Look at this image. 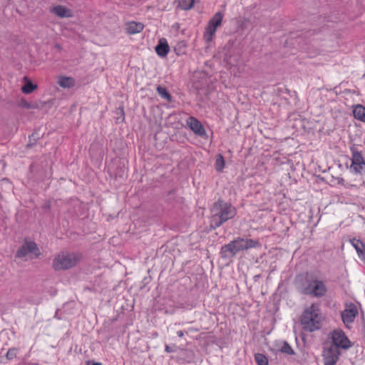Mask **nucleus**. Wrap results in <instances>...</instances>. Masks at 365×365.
I'll return each mask as SVG.
<instances>
[{
    "mask_svg": "<svg viewBox=\"0 0 365 365\" xmlns=\"http://www.w3.org/2000/svg\"><path fill=\"white\" fill-rule=\"evenodd\" d=\"M177 334L179 337H182L184 336V331H178L177 332Z\"/></svg>",
    "mask_w": 365,
    "mask_h": 365,
    "instance_id": "obj_27",
    "label": "nucleus"
},
{
    "mask_svg": "<svg viewBox=\"0 0 365 365\" xmlns=\"http://www.w3.org/2000/svg\"><path fill=\"white\" fill-rule=\"evenodd\" d=\"M341 351L327 341L323 345L322 357L324 365H336L339 359Z\"/></svg>",
    "mask_w": 365,
    "mask_h": 365,
    "instance_id": "obj_6",
    "label": "nucleus"
},
{
    "mask_svg": "<svg viewBox=\"0 0 365 365\" xmlns=\"http://www.w3.org/2000/svg\"><path fill=\"white\" fill-rule=\"evenodd\" d=\"M322 320L323 317L319 306L312 304L304 311L301 324L304 331L312 332L321 328Z\"/></svg>",
    "mask_w": 365,
    "mask_h": 365,
    "instance_id": "obj_3",
    "label": "nucleus"
},
{
    "mask_svg": "<svg viewBox=\"0 0 365 365\" xmlns=\"http://www.w3.org/2000/svg\"><path fill=\"white\" fill-rule=\"evenodd\" d=\"M78 252H61L53 260V268L56 271L66 270L75 267L81 259Z\"/></svg>",
    "mask_w": 365,
    "mask_h": 365,
    "instance_id": "obj_4",
    "label": "nucleus"
},
{
    "mask_svg": "<svg viewBox=\"0 0 365 365\" xmlns=\"http://www.w3.org/2000/svg\"><path fill=\"white\" fill-rule=\"evenodd\" d=\"M165 350L166 352L168 353H171V352H174L175 351V349L171 348L170 346L168 345H165Z\"/></svg>",
    "mask_w": 365,
    "mask_h": 365,
    "instance_id": "obj_26",
    "label": "nucleus"
},
{
    "mask_svg": "<svg viewBox=\"0 0 365 365\" xmlns=\"http://www.w3.org/2000/svg\"><path fill=\"white\" fill-rule=\"evenodd\" d=\"M195 0H178V6L182 10H189L194 5Z\"/></svg>",
    "mask_w": 365,
    "mask_h": 365,
    "instance_id": "obj_20",
    "label": "nucleus"
},
{
    "mask_svg": "<svg viewBox=\"0 0 365 365\" xmlns=\"http://www.w3.org/2000/svg\"><path fill=\"white\" fill-rule=\"evenodd\" d=\"M280 351L284 354H287L289 355H293L294 354V351L291 347V346L287 342L284 341L283 343V345L280 348Z\"/></svg>",
    "mask_w": 365,
    "mask_h": 365,
    "instance_id": "obj_22",
    "label": "nucleus"
},
{
    "mask_svg": "<svg viewBox=\"0 0 365 365\" xmlns=\"http://www.w3.org/2000/svg\"><path fill=\"white\" fill-rule=\"evenodd\" d=\"M93 365H101V364H100V363H94V364H93Z\"/></svg>",
    "mask_w": 365,
    "mask_h": 365,
    "instance_id": "obj_29",
    "label": "nucleus"
},
{
    "mask_svg": "<svg viewBox=\"0 0 365 365\" xmlns=\"http://www.w3.org/2000/svg\"><path fill=\"white\" fill-rule=\"evenodd\" d=\"M358 314V310L354 304L346 305V309L341 312V319L346 327H348L349 324L352 323L354 321L356 316Z\"/></svg>",
    "mask_w": 365,
    "mask_h": 365,
    "instance_id": "obj_10",
    "label": "nucleus"
},
{
    "mask_svg": "<svg viewBox=\"0 0 365 365\" xmlns=\"http://www.w3.org/2000/svg\"><path fill=\"white\" fill-rule=\"evenodd\" d=\"M211 227L216 229L223 223L235 217L237 210L230 203L218 200L211 209Z\"/></svg>",
    "mask_w": 365,
    "mask_h": 365,
    "instance_id": "obj_1",
    "label": "nucleus"
},
{
    "mask_svg": "<svg viewBox=\"0 0 365 365\" xmlns=\"http://www.w3.org/2000/svg\"><path fill=\"white\" fill-rule=\"evenodd\" d=\"M157 92L161 98H163L168 101H171V100H172L171 95L168 92L167 89L165 87L158 86L157 87Z\"/></svg>",
    "mask_w": 365,
    "mask_h": 365,
    "instance_id": "obj_19",
    "label": "nucleus"
},
{
    "mask_svg": "<svg viewBox=\"0 0 365 365\" xmlns=\"http://www.w3.org/2000/svg\"><path fill=\"white\" fill-rule=\"evenodd\" d=\"M351 170L356 173H360L365 170V161L361 154L357 151H353Z\"/></svg>",
    "mask_w": 365,
    "mask_h": 365,
    "instance_id": "obj_11",
    "label": "nucleus"
},
{
    "mask_svg": "<svg viewBox=\"0 0 365 365\" xmlns=\"http://www.w3.org/2000/svg\"><path fill=\"white\" fill-rule=\"evenodd\" d=\"M354 117L364 123H365V107L361 105H356L353 109Z\"/></svg>",
    "mask_w": 365,
    "mask_h": 365,
    "instance_id": "obj_17",
    "label": "nucleus"
},
{
    "mask_svg": "<svg viewBox=\"0 0 365 365\" xmlns=\"http://www.w3.org/2000/svg\"><path fill=\"white\" fill-rule=\"evenodd\" d=\"M18 353V349L16 348H11L8 350L6 354V357L8 360H12L14 359Z\"/></svg>",
    "mask_w": 365,
    "mask_h": 365,
    "instance_id": "obj_25",
    "label": "nucleus"
},
{
    "mask_svg": "<svg viewBox=\"0 0 365 365\" xmlns=\"http://www.w3.org/2000/svg\"><path fill=\"white\" fill-rule=\"evenodd\" d=\"M29 254H33L35 257H38L41 254L37 245L34 242L25 241L24 245L17 251L16 257L23 258Z\"/></svg>",
    "mask_w": 365,
    "mask_h": 365,
    "instance_id": "obj_9",
    "label": "nucleus"
},
{
    "mask_svg": "<svg viewBox=\"0 0 365 365\" xmlns=\"http://www.w3.org/2000/svg\"><path fill=\"white\" fill-rule=\"evenodd\" d=\"M144 29V25L140 22H128L125 26L126 32L128 34H135L140 33Z\"/></svg>",
    "mask_w": 365,
    "mask_h": 365,
    "instance_id": "obj_15",
    "label": "nucleus"
},
{
    "mask_svg": "<svg viewBox=\"0 0 365 365\" xmlns=\"http://www.w3.org/2000/svg\"><path fill=\"white\" fill-rule=\"evenodd\" d=\"M170 51V47L168 44L166 39H160L158 44L155 47V51L157 54L160 57H165L167 56Z\"/></svg>",
    "mask_w": 365,
    "mask_h": 365,
    "instance_id": "obj_14",
    "label": "nucleus"
},
{
    "mask_svg": "<svg viewBox=\"0 0 365 365\" xmlns=\"http://www.w3.org/2000/svg\"><path fill=\"white\" fill-rule=\"evenodd\" d=\"M26 108H30V106L29 104H26Z\"/></svg>",
    "mask_w": 365,
    "mask_h": 365,
    "instance_id": "obj_30",
    "label": "nucleus"
},
{
    "mask_svg": "<svg viewBox=\"0 0 365 365\" xmlns=\"http://www.w3.org/2000/svg\"><path fill=\"white\" fill-rule=\"evenodd\" d=\"M259 246L258 240L237 237L223 245L220 249V256L223 259H230L234 257L237 253Z\"/></svg>",
    "mask_w": 365,
    "mask_h": 365,
    "instance_id": "obj_2",
    "label": "nucleus"
},
{
    "mask_svg": "<svg viewBox=\"0 0 365 365\" xmlns=\"http://www.w3.org/2000/svg\"><path fill=\"white\" fill-rule=\"evenodd\" d=\"M36 88V86L31 82L26 83L21 88L22 92L26 94L32 93Z\"/></svg>",
    "mask_w": 365,
    "mask_h": 365,
    "instance_id": "obj_23",
    "label": "nucleus"
},
{
    "mask_svg": "<svg viewBox=\"0 0 365 365\" xmlns=\"http://www.w3.org/2000/svg\"><path fill=\"white\" fill-rule=\"evenodd\" d=\"M34 136V134H32L31 136H30V138H33Z\"/></svg>",
    "mask_w": 365,
    "mask_h": 365,
    "instance_id": "obj_31",
    "label": "nucleus"
},
{
    "mask_svg": "<svg viewBox=\"0 0 365 365\" xmlns=\"http://www.w3.org/2000/svg\"><path fill=\"white\" fill-rule=\"evenodd\" d=\"M327 289L325 284L318 279H313L309 282L307 286L301 288V293L306 295H312L316 297H324Z\"/></svg>",
    "mask_w": 365,
    "mask_h": 365,
    "instance_id": "obj_5",
    "label": "nucleus"
},
{
    "mask_svg": "<svg viewBox=\"0 0 365 365\" xmlns=\"http://www.w3.org/2000/svg\"><path fill=\"white\" fill-rule=\"evenodd\" d=\"M187 124L189 128L197 135L205 137L206 131L202 123L195 117L190 116L187 120Z\"/></svg>",
    "mask_w": 365,
    "mask_h": 365,
    "instance_id": "obj_12",
    "label": "nucleus"
},
{
    "mask_svg": "<svg viewBox=\"0 0 365 365\" xmlns=\"http://www.w3.org/2000/svg\"><path fill=\"white\" fill-rule=\"evenodd\" d=\"M330 345L336 347L339 350L348 349L351 346V343L341 329H335L330 333Z\"/></svg>",
    "mask_w": 365,
    "mask_h": 365,
    "instance_id": "obj_7",
    "label": "nucleus"
},
{
    "mask_svg": "<svg viewBox=\"0 0 365 365\" xmlns=\"http://www.w3.org/2000/svg\"><path fill=\"white\" fill-rule=\"evenodd\" d=\"M58 85L64 88H69L75 85V81L71 77L60 76L58 79Z\"/></svg>",
    "mask_w": 365,
    "mask_h": 365,
    "instance_id": "obj_18",
    "label": "nucleus"
},
{
    "mask_svg": "<svg viewBox=\"0 0 365 365\" xmlns=\"http://www.w3.org/2000/svg\"><path fill=\"white\" fill-rule=\"evenodd\" d=\"M223 14L221 12H217L214 16L209 21L204 34V39L207 43L212 41L217 29L221 25Z\"/></svg>",
    "mask_w": 365,
    "mask_h": 365,
    "instance_id": "obj_8",
    "label": "nucleus"
},
{
    "mask_svg": "<svg viewBox=\"0 0 365 365\" xmlns=\"http://www.w3.org/2000/svg\"><path fill=\"white\" fill-rule=\"evenodd\" d=\"M351 244L355 248L359 257L365 262V245L360 240L355 238L350 240Z\"/></svg>",
    "mask_w": 365,
    "mask_h": 365,
    "instance_id": "obj_13",
    "label": "nucleus"
},
{
    "mask_svg": "<svg viewBox=\"0 0 365 365\" xmlns=\"http://www.w3.org/2000/svg\"><path fill=\"white\" fill-rule=\"evenodd\" d=\"M225 166V160L223 157L220 155L215 161V168L217 171H221Z\"/></svg>",
    "mask_w": 365,
    "mask_h": 365,
    "instance_id": "obj_24",
    "label": "nucleus"
},
{
    "mask_svg": "<svg viewBox=\"0 0 365 365\" xmlns=\"http://www.w3.org/2000/svg\"><path fill=\"white\" fill-rule=\"evenodd\" d=\"M51 11L61 18L71 16L70 10L61 5L53 7Z\"/></svg>",
    "mask_w": 365,
    "mask_h": 365,
    "instance_id": "obj_16",
    "label": "nucleus"
},
{
    "mask_svg": "<svg viewBox=\"0 0 365 365\" xmlns=\"http://www.w3.org/2000/svg\"><path fill=\"white\" fill-rule=\"evenodd\" d=\"M255 359L257 365H268V359L262 354H255Z\"/></svg>",
    "mask_w": 365,
    "mask_h": 365,
    "instance_id": "obj_21",
    "label": "nucleus"
},
{
    "mask_svg": "<svg viewBox=\"0 0 365 365\" xmlns=\"http://www.w3.org/2000/svg\"><path fill=\"white\" fill-rule=\"evenodd\" d=\"M228 63L231 65H234V62L232 61V60H227Z\"/></svg>",
    "mask_w": 365,
    "mask_h": 365,
    "instance_id": "obj_28",
    "label": "nucleus"
}]
</instances>
